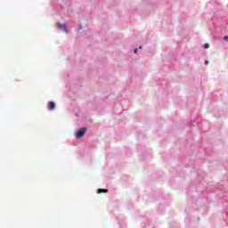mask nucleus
I'll use <instances>...</instances> for the list:
<instances>
[{"instance_id": "1", "label": "nucleus", "mask_w": 228, "mask_h": 228, "mask_svg": "<svg viewBox=\"0 0 228 228\" xmlns=\"http://www.w3.org/2000/svg\"><path fill=\"white\" fill-rule=\"evenodd\" d=\"M86 133V128L83 127L76 133V138H83Z\"/></svg>"}, {"instance_id": "5", "label": "nucleus", "mask_w": 228, "mask_h": 228, "mask_svg": "<svg viewBox=\"0 0 228 228\" xmlns=\"http://www.w3.org/2000/svg\"><path fill=\"white\" fill-rule=\"evenodd\" d=\"M204 49H209V44L206 43V44L204 45Z\"/></svg>"}, {"instance_id": "3", "label": "nucleus", "mask_w": 228, "mask_h": 228, "mask_svg": "<svg viewBox=\"0 0 228 228\" xmlns=\"http://www.w3.org/2000/svg\"><path fill=\"white\" fill-rule=\"evenodd\" d=\"M59 28L67 33V27L65 24H59Z\"/></svg>"}, {"instance_id": "7", "label": "nucleus", "mask_w": 228, "mask_h": 228, "mask_svg": "<svg viewBox=\"0 0 228 228\" xmlns=\"http://www.w3.org/2000/svg\"><path fill=\"white\" fill-rule=\"evenodd\" d=\"M209 63V61H205V65H208Z\"/></svg>"}, {"instance_id": "4", "label": "nucleus", "mask_w": 228, "mask_h": 228, "mask_svg": "<svg viewBox=\"0 0 228 228\" xmlns=\"http://www.w3.org/2000/svg\"><path fill=\"white\" fill-rule=\"evenodd\" d=\"M97 193H108V190H106V189H98Z\"/></svg>"}, {"instance_id": "2", "label": "nucleus", "mask_w": 228, "mask_h": 228, "mask_svg": "<svg viewBox=\"0 0 228 228\" xmlns=\"http://www.w3.org/2000/svg\"><path fill=\"white\" fill-rule=\"evenodd\" d=\"M56 108V104H54L53 102H48V110H54Z\"/></svg>"}, {"instance_id": "8", "label": "nucleus", "mask_w": 228, "mask_h": 228, "mask_svg": "<svg viewBox=\"0 0 228 228\" xmlns=\"http://www.w3.org/2000/svg\"><path fill=\"white\" fill-rule=\"evenodd\" d=\"M139 49H142V46H140Z\"/></svg>"}, {"instance_id": "6", "label": "nucleus", "mask_w": 228, "mask_h": 228, "mask_svg": "<svg viewBox=\"0 0 228 228\" xmlns=\"http://www.w3.org/2000/svg\"><path fill=\"white\" fill-rule=\"evenodd\" d=\"M134 53L136 54V53H138V48H135Z\"/></svg>"}]
</instances>
